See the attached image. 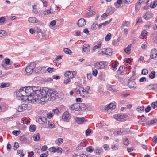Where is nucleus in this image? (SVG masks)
Masks as SVG:
<instances>
[{
    "instance_id": "1",
    "label": "nucleus",
    "mask_w": 157,
    "mask_h": 157,
    "mask_svg": "<svg viewBox=\"0 0 157 157\" xmlns=\"http://www.w3.org/2000/svg\"><path fill=\"white\" fill-rule=\"evenodd\" d=\"M39 91V93L37 94L36 101L37 102H40L41 104H43L48 100L53 101L56 99L57 92L55 91L49 90L48 88L41 89L40 87Z\"/></svg>"
},
{
    "instance_id": "2",
    "label": "nucleus",
    "mask_w": 157,
    "mask_h": 157,
    "mask_svg": "<svg viewBox=\"0 0 157 157\" xmlns=\"http://www.w3.org/2000/svg\"><path fill=\"white\" fill-rule=\"evenodd\" d=\"M40 87L39 86H29L22 87L19 90L23 93H25L26 96L28 97L25 100L27 99L31 102L34 103L36 101L37 94L40 92Z\"/></svg>"
},
{
    "instance_id": "3",
    "label": "nucleus",
    "mask_w": 157,
    "mask_h": 157,
    "mask_svg": "<svg viewBox=\"0 0 157 157\" xmlns=\"http://www.w3.org/2000/svg\"><path fill=\"white\" fill-rule=\"evenodd\" d=\"M75 91L76 94H79L80 96L83 97H85L86 95L88 94L87 91H86L84 88L81 86L76 87Z\"/></svg>"
},
{
    "instance_id": "4",
    "label": "nucleus",
    "mask_w": 157,
    "mask_h": 157,
    "mask_svg": "<svg viewBox=\"0 0 157 157\" xmlns=\"http://www.w3.org/2000/svg\"><path fill=\"white\" fill-rule=\"evenodd\" d=\"M80 107L79 103H75L71 105L69 107V109L71 111H80Z\"/></svg>"
},
{
    "instance_id": "5",
    "label": "nucleus",
    "mask_w": 157,
    "mask_h": 157,
    "mask_svg": "<svg viewBox=\"0 0 157 157\" xmlns=\"http://www.w3.org/2000/svg\"><path fill=\"white\" fill-rule=\"evenodd\" d=\"M105 63L104 61L97 62L95 63L94 66L98 69H102L105 67Z\"/></svg>"
},
{
    "instance_id": "6",
    "label": "nucleus",
    "mask_w": 157,
    "mask_h": 157,
    "mask_svg": "<svg viewBox=\"0 0 157 157\" xmlns=\"http://www.w3.org/2000/svg\"><path fill=\"white\" fill-rule=\"evenodd\" d=\"M76 75V72L74 71H67L64 75L65 77L69 78H73Z\"/></svg>"
},
{
    "instance_id": "7",
    "label": "nucleus",
    "mask_w": 157,
    "mask_h": 157,
    "mask_svg": "<svg viewBox=\"0 0 157 157\" xmlns=\"http://www.w3.org/2000/svg\"><path fill=\"white\" fill-rule=\"evenodd\" d=\"M150 58L154 59L157 58V50L156 49L154 48L151 50Z\"/></svg>"
},
{
    "instance_id": "8",
    "label": "nucleus",
    "mask_w": 157,
    "mask_h": 157,
    "mask_svg": "<svg viewBox=\"0 0 157 157\" xmlns=\"http://www.w3.org/2000/svg\"><path fill=\"white\" fill-rule=\"evenodd\" d=\"M113 117L117 121L122 122L123 121L124 119L126 118V116L118 114L114 115Z\"/></svg>"
},
{
    "instance_id": "9",
    "label": "nucleus",
    "mask_w": 157,
    "mask_h": 157,
    "mask_svg": "<svg viewBox=\"0 0 157 157\" xmlns=\"http://www.w3.org/2000/svg\"><path fill=\"white\" fill-rule=\"evenodd\" d=\"M62 118L65 121H67L70 119V116L69 112L67 111L65 112L62 115Z\"/></svg>"
},
{
    "instance_id": "10",
    "label": "nucleus",
    "mask_w": 157,
    "mask_h": 157,
    "mask_svg": "<svg viewBox=\"0 0 157 157\" xmlns=\"http://www.w3.org/2000/svg\"><path fill=\"white\" fill-rule=\"evenodd\" d=\"M116 108V106L115 104L113 103H111L109 105H106L104 108V109L106 110H108L113 109H115Z\"/></svg>"
},
{
    "instance_id": "11",
    "label": "nucleus",
    "mask_w": 157,
    "mask_h": 157,
    "mask_svg": "<svg viewBox=\"0 0 157 157\" xmlns=\"http://www.w3.org/2000/svg\"><path fill=\"white\" fill-rule=\"evenodd\" d=\"M86 24L85 20L83 18L80 19L78 21L77 25L79 27H82Z\"/></svg>"
},
{
    "instance_id": "12",
    "label": "nucleus",
    "mask_w": 157,
    "mask_h": 157,
    "mask_svg": "<svg viewBox=\"0 0 157 157\" xmlns=\"http://www.w3.org/2000/svg\"><path fill=\"white\" fill-rule=\"evenodd\" d=\"M152 14L151 12H147L143 16V17L147 20L152 17Z\"/></svg>"
},
{
    "instance_id": "13",
    "label": "nucleus",
    "mask_w": 157,
    "mask_h": 157,
    "mask_svg": "<svg viewBox=\"0 0 157 157\" xmlns=\"http://www.w3.org/2000/svg\"><path fill=\"white\" fill-rule=\"evenodd\" d=\"M157 123V118H154L151 121H147L146 122V124L147 125H152L155 124Z\"/></svg>"
},
{
    "instance_id": "14",
    "label": "nucleus",
    "mask_w": 157,
    "mask_h": 157,
    "mask_svg": "<svg viewBox=\"0 0 157 157\" xmlns=\"http://www.w3.org/2000/svg\"><path fill=\"white\" fill-rule=\"evenodd\" d=\"M128 85L130 88L135 89L136 87V84L134 81L129 80L128 83Z\"/></svg>"
},
{
    "instance_id": "15",
    "label": "nucleus",
    "mask_w": 157,
    "mask_h": 157,
    "mask_svg": "<svg viewBox=\"0 0 157 157\" xmlns=\"http://www.w3.org/2000/svg\"><path fill=\"white\" fill-rule=\"evenodd\" d=\"M90 46L88 44H85L83 47V49L84 51L86 52H87L90 51Z\"/></svg>"
},
{
    "instance_id": "16",
    "label": "nucleus",
    "mask_w": 157,
    "mask_h": 157,
    "mask_svg": "<svg viewBox=\"0 0 157 157\" xmlns=\"http://www.w3.org/2000/svg\"><path fill=\"white\" fill-rule=\"evenodd\" d=\"M75 120L78 124L82 123L85 121V120L83 117L79 118L78 117H76L75 118Z\"/></svg>"
},
{
    "instance_id": "17",
    "label": "nucleus",
    "mask_w": 157,
    "mask_h": 157,
    "mask_svg": "<svg viewBox=\"0 0 157 157\" xmlns=\"http://www.w3.org/2000/svg\"><path fill=\"white\" fill-rule=\"evenodd\" d=\"M157 87V84H151L147 86L146 87L147 89L148 90H155L156 89V87Z\"/></svg>"
},
{
    "instance_id": "18",
    "label": "nucleus",
    "mask_w": 157,
    "mask_h": 157,
    "mask_svg": "<svg viewBox=\"0 0 157 157\" xmlns=\"http://www.w3.org/2000/svg\"><path fill=\"white\" fill-rule=\"evenodd\" d=\"M29 21L31 23H35L38 22V20L34 17H30L29 18Z\"/></svg>"
},
{
    "instance_id": "19",
    "label": "nucleus",
    "mask_w": 157,
    "mask_h": 157,
    "mask_svg": "<svg viewBox=\"0 0 157 157\" xmlns=\"http://www.w3.org/2000/svg\"><path fill=\"white\" fill-rule=\"evenodd\" d=\"M86 146L84 142H81L76 147V149L77 150H79L83 148V147Z\"/></svg>"
},
{
    "instance_id": "20",
    "label": "nucleus",
    "mask_w": 157,
    "mask_h": 157,
    "mask_svg": "<svg viewBox=\"0 0 157 157\" xmlns=\"http://www.w3.org/2000/svg\"><path fill=\"white\" fill-rule=\"evenodd\" d=\"M24 110H29L32 108V106L29 104H23Z\"/></svg>"
},
{
    "instance_id": "21",
    "label": "nucleus",
    "mask_w": 157,
    "mask_h": 157,
    "mask_svg": "<svg viewBox=\"0 0 157 157\" xmlns=\"http://www.w3.org/2000/svg\"><path fill=\"white\" fill-rule=\"evenodd\" d=\"M125 69V67L124 66H121L119 68V69L117 71V72L118 74H122V73H123Z\"/></svg>"
},
{
    "instance_id": "22",
    "label": "nucleus",
    "mask_w": 157,
    "mask_h": 157,
    "mask_svg": "<svg viewBox=\"0 0 157 157\" xmlns=\"http://www.w3.org/2000/svg\"><path fill=\"white\" fill-rule=\"evenodd\" d=\"M127 133L126 129L125 128L121 129L120 131H117V134L119 135H121L122 134H126Z\"/></svg>"
},
{
    "instance_id": "23",
    "label": "nucleus",
    "mask_w": 157,
    "mask_h": 157,
    "mask_svg": "<svg viewBox=\"0 0 157 157\" xmlns=\"http://www.w3.org/2000/svg\"><path fill=\"white\" fill-rule=\"evenodd\" d=\"M131 44H129L127 47L124 49L125 52L128 54H129L131 53Z\"/></svg>"
},
{
    "instance_id": "24",
    "label": "nucleus",
    "mask_w": 157,
    "mask_h": 157,
    "mask_svg": "<svg viewBox=\"0 0 157 157\" xmlns=\"http://www.w3.org/2000/svg\"><path fill=\"white\" fill-rule=\"evenodd\" d=\"M147 35V32L145 30H143L141 32V35L140 36V38L141 39H143L145 36Z\"/></svg>"
},
{
    "instance_id": "25",
    "label": "nucleus",
    "mask_w": 157,
    "mask_h": 157,
    "mask_svg": "<svg viewBox=\"0 0 157 157\" xmlns=\"http://www.w3.org/2000/svg\"><path fill=\"white\" fill-rule=\"evenodd\" d=\"M33 69L32 68L29 66H28L25 68V71L27 73L29 74L32 73L33 71Z\"/></svg>"
},
{
    "instance_id": "26",
    "label": "nucleus",
    "mask_w": 157,
    "mask_h": 157,
    "mask_svg": "<svg viewBox=\"0 0 157 157\" xmlns=\"http://www.w3.org/2000/svg\"><path fill=\"white\" fill-rule=\"evenodd\" d=\"M94 151L96 155H100L103 152V150L101 148H98L95 149Z\"/></svg>"
},
{
    "instance_id": "27",
    "label": "nucleus",
    "mask_w": 157,
    "mask_h": 157,
    "mask_svg": "<svg viewBox=\"0 0 157 157\" xmlns=\"http://www.w3.org/2000/svg\"><path fill=\"white\" fill-rule=\"evenodd\" d=\"M33 140L35 141H38L40 139V134L38 133L35 134L33 136Z\"/></svg>"
},
{
    "instance_id": "28",
    "label": "nucleus",
    "mask_w": 157,
    "mask_h": 157,
    "mask_svg": "<svg viewBox=\"0 0 157 157\" xmlns=\"http://www.w3.org/2000/svg\"><path fill=\"white\" fill-rule=\"evenodd\" d=\"M102 42L101 41H99L98 45H95L93 47V50L95 51L96 49L100 48L101 46Z\"/></svg>"
},
{
    "instance_id": "29",
    "label": "nucleus",
    "mask_w": 157,
    "mask_h": 157,
    "mask_svg": "<svg viewBox=\"0 0 157 157\" xmlns=\"http://www.w3.org/2000/svg\"><path fill=\"white\" fill-rule=\"evenodd\" d=\"M1 66L3 67V69L5 70H8L10 69H11L13 68V67L12 66L6 67V65L3 63H2L1 64Z\"/></svg>"
},
{
    "instance_id": "30",
    "label": "nucleus",
    "mask_w": 157,
    "mask_h": 157,
    "mask_svg": "<svg viewBox=\"0 0 157 157\" xmlns=\"http://www.w3.org/2000/svg\"><path fill=\"white\" fill-rule=\"evenodd\" d=\"M63 140L61 138H58L57 140L55 141V143L58 145L61 144L63 142Z\"/></svg>"
},
{
    "instance_id": "31",
    "label": "nucleus",
    "mask_w": 157,
    "mask_h": 157,
    "mask_svg": "<svg viewBox=\"0 0 157 157\" xmlns=\"http://www.w3.org/2000/svg\"><path fill=\"white\" fill-rule=\"evenodd\" d=\"M155 72L154 71H152L149 75V77L151 79L154 78L155 77Z\"/></svg>"
},
{
    "instance_id": "32",
    "label": "nucleus",
    "mask_w": 157,
    "mask_h": 157,
    "mask_svg": "<svg viewBox=\"0 0 157 157\" xmlns=\"http://www.w3.org/2000/svg\"><path fill=\"white\" fill-rule=\"evenodd\" d=\"M10 84L8 83H2L1 84L0 87L1 88H4L8 87L9 86Z\"/></svg>"
},
{
    "instance_id": "33",
    "label": "nucleus",
    "mask_w": 157,
    "mask_h": 157,
    "mask_svg": "<svg viewBox=\"0 0 157 157\" xmlns=\"http://www.w3.org/2000/svg\"><path fill=\"white\" fill-rule=\"evenodd\" d=\"M157 5V1H155L152 2L150 5L151 7V8H154Z\"/></svg>"
},
{
    "instance_id": "34",
    "label": "nucleus",
    "mask_w": 157,
    "mask_h": 157,
    "mask_svg": "<svg viewBox=\"0 0 157 157\" xmlns=\"http://www.w3.org/2000/svg\"><path fill=\"white\" fill-rule=\"evenodd\" d=\"M36 126L33 125H31L29 128V130L31 132H34L36 130Z\"/></svg>"
},
{
    "instance_id": "35",
    "label": "nucleus",
    "mask_w": 157,
    "mask_h": 157,
    "mask_svg": "<svg viewBox=\"0 0 157 157\" xmlns=\"http://www.w3.org/2000/svg\"><path fill=\"white\" fill-rule=\"evenodd\" d=\"M36 7V5H35L32 6L33 12L35 14H37L38 13Z\"/></svg>"
},
{
    "instance_id": "36",
    "label": "nucleus",
    "mask_w": 157,
    "mask_h": 157,
    "mask_svg": "<svg viewBox=\"0 0 157 157\" xmlns=\"http://www.w3.org/2000/svg\"><path fill=\"white\" fill-rule=\"evenodd\" d=\"M17 110L18 112H21L24 110L23 104L19 106Z\"/></svg>"
},
{
    "instance_id": "37",
    "label": "nucleus",
    "mask_w": 157,
    "mask_h": 157,
    "mask_svg": "<svg viewBox=\"0 0 157 157\" xmlns=\"http://www.w3.org/2000/svg\"><path fill=\"white\" fill-rule=\"evenodd\" d=\"M5 60V63L6 65H10V59L6 58L4 59Z\"/></svg>"
},
{
    "instance_id": "38",
    "label": "nucleus",
    "mask_w": 157,
    "mask_h": 157,
    "mask_svg": "<svg viewBox=\"0 0 157 157\" xmlns=\"http://www.w3.org/2000/svg\"><path fill=\"white\" fill-rule=\"evenodd\" d=\"M52 111L55 114H57V115H59L61 113L60 112L57 108H56V109H53Z\"/></svg>"
},
{
    "instance_id": "39",
    "label": "nucleus",
    "mask_w": 157,
    "mask_h": 157,
    "mask_svg": "<svg viewBox=\"0 0 157 157\" xmlns=\"http://www.w3.org/2000/svg\"><path fill=\"white\" fill-rule=\"evenodd\" d=\"M47 119L45 117H43L39 118V121H42L44 123H45L47 122Z\"/></svg>"
},
{
    "instance_id": "40",
    "label": "nucleus",
    "mask_w": 157,
    "mask_h": 157,
    "mask_svg": "<svg viewBox=\"0 0 157 157\" xmlns=\"http://www.w3.org/2000/svg\"><path fill=\"white\" fill-rule=\"evenodd\" d=\"M111 36V33H109L108 34L106 35V36L105 37V41H109L110 39Z\"/></svg>"
},
{
    "instance_id": "41",
    "label": "nucleus",
    "mask_w": 157,
    "mask_h": 157,
    "mask_svg": "<svg viewBox=\"0 0 157 157\" xmlns=\"http://www.w3.org/2000/svg\"><path fill=\"white\" fill-rule=\"evenodd\" d=\"M63 51L65 53L68 54H70L72 52L70 49L66 48L64 49Z\"/></svg>"
},
{
    "instance_id": "42",
    "label": "nucleus",
    "mask_w": 157,
    "mask_h": 157,
    "mask_svg": "<svg viewBox=\"0 0 157 157\" xmlns=\"http://www.w3.org/2000/svg\"><path fill=\"white\" fill-rule=\"evenodd\" d=\"M130 22L128 21H125V23H123L122 24L121 27H123L125 26H126L127 27L129 26L130 25Z\"/></svg>"
},
{
    "instance_id": "43",
    "label": "nucleus",
    "mask_w": 157,
    "mask_h": 157,
    "mask_svg": "<svg viewBox=\"0 0 157 157\" xmlns=\"http://www.w3.org/2000/svg\"><path fill=\"white\" fill-rule=\"evenodd\" d=\"M6 35V31L4 30L1 31L0 32V37H3L4 36H5Z\"/></svg>"
},
{
    "instance_id": "44",
    "label": "nucleus",
    "mask_w": 157,
    "mask_h": 157,
    "mask_svg": "<svg viewBox=\"0 0 157 157\" xmlns=\"http://www.w3.org/2000/svg\"><path fill=\"white\" fill-rule=\"evenodd\" d=\"M20 140L21 141H25L27 140L26 137L25 136H22L20 137Z\"/></svg>"
},
{
    "instance_id": "45",
    "label": "nucleus",
    "mask_w": 157,
    "mask_h": 157,
    "mask_svg": "<svg viewBox=\"0 0 157 157\" xmlns=\"http://www.w3.org/2000/svg\"><path fill=\"white\" fill-rule=\"evenodd\" d=\"M93 149H92V147L91 146L88 147L86 149L87 151L91 153L93 151Z\"/></svg>"
},
{
    "instance_id": "46",
    "label": "nucleus",
    "mask_w": 157,
    "mask_h": 157,
    "mask_svg": "<svg viewBox=\"0 0 157 157\" xmlns=\"http://www.w3.org/2000/svg\"><path fill=\"white\" fill-rule=\"evenodd\" d=\"M148 73V71L147 69H143L142 71V74L144 75H146Z\"/></svg>"
},
{
    "instance_id": "47",
    "label": "nucleus",
    "mask_w": 157,
    "mask_h": 157,
    "mask_svg": "<svg viewBox=\"0 0 157 157\" xmlns=\"http://www.w3.org/2000/svg\"><path fill=\"white\" fill-rule=\"evenodd\" d=\"M48 125L51 128H54L55 125L52 122L48 121Z\"/></svg>"
},
{
    "instance_id": "48",
    "label": "nucleus",
    "mask_w": 157,
    "mask_h": 157,
    "mask_svg": "<svg viewBox=\"0 0 157 157\" xmlns=\"http://www.w3.org/2000/svg\"><path fill=\"white\" fill-rule=\"evenodd\" d=\"M56 69L53 68L49 67L47 68V71L49 73H52L55 71Z\"/></svg>"
},
{
    "instance_id": "49",
    "label": "nucleus",
    "mask_w": 157,
    "mask_h": 157,
    "mask_svg": "<svg viewBox=\"0 0 157 157\" xmlns=\"http://www.w3.org/2000/svg\"><path fill=\"white\" fill-rule=\"evenodd\" d=\"M36 64L34 62H32L30 63V64L29 66L30 67H31L33 69H34L36 67Z\"/></svg>"
},
{
    "instance_id": "50",
    "label": "nucleus",
    "mask_w": 157,
    "mask_h": 157,
    "mask_svg": "<svg viewBox=\"0 0 157 157\" xmlns=\"http://www.w3.org/2000/svg\"><path fill=\"white\" fill-rule=\"evenodd\" d=\"M91 130L90 129L88 128L87 129L86 131H85V133L86 135L87 136L89 135H90L91 133Z\"/></svg>"
},
{
    "instance_id": "51",
    "label": "nucleus",
    "mask_w": 157,
    "mask_h": 157,
    "mask_svg": "<svg viewBox=\"0 0 157 157\" xmlns=\"http://www.w3.org/2000/svg\"><path fill=\"white\" fill-rule=\"evenodd\" d=\"M71 82L70 78H68L66 79H65L63 81V83L65 84L69 83Z\"/></svg>"
},
{
    "instance_id": "52",
    "label": "nucleus",
    "mask_w": 157,
    "mask_h": 157,
    "mask_svg": "<svg viewBox=\"0 0 157 157\" xmlns=\"http://www.w3.org/2000/svg\"><path fill=\"white\" fill-rule=\"evenodd\" d=\"M124 144L125 145H128L129 144V141L128 139H126L123 142Z\"/></svg>"
},
{
    "instance_id": "53",
    "label": "nucleus",
    "mask_w": 157,
    "mask_h": 157,
    "mask_svg": "<svg viewBox=\"0 0 157 157\" xmlns=\"http://www.w3.org/2000/svg\"><path fill=\"white\" fill-rule=\"evenodd\" d=\"M151 106L154 109L156 108L157 107V101L152 103L151 104Z\"/></svg>"
},
{
    "instance_id": "54",
    "label": "nucleus",
    "mask_w": 157,
    "mask_h": 157,
    "mask_svg": "<svg viewBox=\"0 0 157 157\" xmlns=\"http://www.w3.org/2000/svg\"><path fill=\"white\" fill-rule=\"evenodd\" d=\"M118 146L113 145L112 146L111 148L113 150H116L118 149Z\"/></svg>"
},
{
    "instance_id": "55",
    "label": "nucleus",
    "mask_w": 157,
    "mask_h": 157,
    "mask_svg": "<svg viewBox=\"0 0 157 157\" xmlns=\"http://www.w3.org/2000/svg\"><path fill=\"white\" fill-rule=\"evenodd\" d=\"M98 73V71L96 69H94L92 71V75L94 76H96Z\"/></svg>"
},
{
    "instance_id": "56",
    "label": "nucleus",
    "mask_w": 157,
    "mask_h": 157,
    "mask_svg": "<svg viewBox=\"0 0 157 157\" xmlns=\"http://www.w3.org/2000/svg\"><path fill=\"white\" fill-rule=\"evenodd\" d=\"M48 155V151L46 152L45 153L41 154L40 155V157H47V155Z\"/></svg>"
},
{
    "instance_id": "57",
    "label": "nucleus",
    "mask_w": 157,
    "mask_h": 157,
    "mask_svg": "<svg viewBox=\"0 0 157 157\" xmlns=\"http://www.w3.org/2000/svg\"><path fill=\"white\" fill-rule=\"evenodd\" d=\"M96 25H98V24H97V23H96V24H93L92 25V26H91V29L93 30H95L96 28Z\"/></svg>"
},
{
    "instance_id": "58",
    "label": "nucleus",
    "mask_w": 157,
    "mask_h": 157,
    "mask_svg": "<svg viewBox=\"0 0 157 157\" xmlns=\"http://www.w3.org/2000/svg\"><path fill=\"white\" fill-rule=\"evenodd\" d=\"M49 151L53 152H55L56 151V149L54 147L50 148L49 149Z\"/></svg>"
},
{
    "instance_id": "59",
    "label": "nucleus",
    "mask_w": 157,
    "mask_h": 157,
    "mask_svg": "<svg viewBox=\"0 0 157 157\" xmlns=\"http://www.w3.org/2000/svg\"><path fill=\"white\" fill-rule=\"evenodd\" d=\"M151 109V107L150 106H148L145 109V111L146 113H148L149 111H150V110Z\"/></svg>"
},
{
    "instance_id": "60",
    "label": "nucleus",
    "mask_w": 157,
    "mask_h": 157,
    "mask_svg": "<svg viewBox=\"0 0 157 157\" xmlns=\"http://www.w3.org/2000/svg\"><path fill=\"white\" fill-rule=\"evenodd\" d=\"M51 11L50 10H46L44 11L43 12V14L44 15L48 14L50 13Z\"/></svg>"
},
{
    "instance_id": "61",
    "label": "nucleus",
    "mask_w": 157,
    "mask_h": 157,
    "mask_svg": "<svg viewBox=\"0 0 157 157\" xmlns=\"http://www.w3.org/2000/svg\"><path fill=\"white\" fill-rule=\"evenodd\" d=\"M53 116V114L51 112L49 113L48 114H47V117L49 118H51Z\"/></svg>"
},
{
    "instance_id": "62",
    "label": "nucleus",
    "mask_w": 157,
    "mask_h": 157,
    "mask_svg": "<svg viewBox=\"0 0 157 157\" xmlns=\"http://www.w3.org/2000/svg\"><path fill=\"white\" fill-rule=\"evenodd\" d=\"M146 81V78L145 77H143L139 79V81L140 82H143Z\"/></svg>"
},
{
    "instance_id": "63",
    "label": "nucleus",
    "mask_w": 157,
    "mask_h": 157,
    "mask_svg": "<svg viewBox=\"0 0 157 157\" xmlns=\"http://www.w3.org/2000/svg\"><path fill=\"white\" fill-rule=\"evenodd\" d=\"M130 95V94L129 93H122L121 94V96L124 98Z\"/></svg>"
},
{
    "instance_id": "64",
    "label": "nucleus",
    "mask_w": 157,
    "mask_h": 157,
    "mask_svg": "<svg viewBox=\"0 0 157 157\" xmlns=\"http://www.w3.org/2000/svg\"><path fill=\"white\" fill-rule=\"evenodd\" d=\"M47 148L48 147L46 145H44L42 147L41 150L43 151H44L47 149Z\"/></svg>"
}]
</instances>
